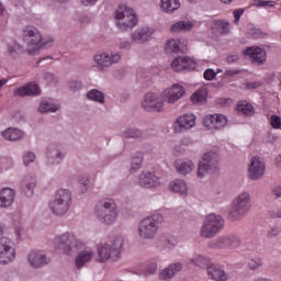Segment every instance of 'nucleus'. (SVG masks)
Returning a JSON list of instances; mask_svg holds the SVG:
<instances>
[{"mask_svg":"<svg viewBox=\"0 0 281 281\" xmlns=\"http://www.w3.org/2000/svg\"><path fill=\"white\" fill-rule=\"evenodd\" d=\"M119 214L117 204L109 198L99 200L94 205V215L103 225H113Z\"/></svg>","mask_w":281,"mask_h":281,"instance_id":"f257e3e1","label":"nucleus"},{"mask_svg":"<svg viewBox=\"0 0 281 281\" xmlns=\"http://www.w3.org/2000/svg\"><path fill=\"white\" fill-rule=\"evenodd\" d=\"M164 223V215L156 213L145 217L138 225V236L145 240H153L159 233V227Z\"/></svg>","mask_w":281,"mask_h":281,"instance_id":"f03ea898","label":"nucleus"},{"mask_svg":"<svg viewBox=\"0 0 281 281\" xmlns=\"http://www.w3.org/2000/svg\"><path fill=\"white\" fill-rule=\"evenodd\" d=\"M91 258H93V254L91 251H80L75 259V265L77 269H81L82 267H85L87 262L91 260Z\"/></svg>","mask_w":281,"mask_h":281,"instance_id":"2f4dec72","label":"nucleus"},{"mask_svg":"<svg viewBox=\"0 0 281 281\" xmlns=\"http://www.w3.org/2000/svg\"><path fill=\"white\" fill-rule=\"evenodd\" d=\"M36 161V154L34 151H26L23 156L24 166H30V164H34Z\"/></svg>","mask_w":281,"mask_h":281,"instance_id":"09e8293b","label":"nucleus"},{"mask_svg":"<svg viewBox=\"0 0 281 281\" xmlns=\"http://www.w3.org/2000/svg\"><path fill=\"white\" fill-rule=\"evenodd\" d=\"M215 247L217 249H227L231 248L229 246V235H224L217 238L215 243Z\"/></svg>","mask_w":281,"mask_h":281,"instance_id":"37998d69","label":"nucleus"},{"mask_svg":"<svg viewBox=\"0 0 281 281\" xmlns=\"http://www.w3.org/2000/svg\"><path fill=\"white\" fill-rule=\"evenodd\" d=\"M142 161H144V154L137 153V156L132 158L131 172H135L142 168Z\"/></svg>","mask_w":281,"mask_h":281,"instance_id":"79ce46f5","label":"nucleus"},{"mask_svg":"<svg viewBox=\"0 0 281 281\" xmlns=\"http://www.w3.org/2000/svg\"><path fill=\"white\" fill-rule=\"evenodd\" d=\"M245 56H249L252 63H258L262 65V63L267 61V52L260 47H248L244 52Z\"/></svg>","mask_w":281,"mask_h":281,"instance_id":"4be33fe9","label":"nucleus"},{"mask_svg":"<svg viewBox=\"0 0 281 281\" xmlns=\"http://www.w3.org/2000/svg\"><path fill=\"white\" fill-rule=\"evenodd\" d=\"M23 52H24L23 46H21V44L16 42L8 45V54L12 58H16V56H19V54H23Z\"/></svg>","mask_w":281,"mask_h":281,"instance_id":"ea45409f","label":"nucleus"},{"mask_svg":"<svg viewBox=\"0 0 281 281\" xmlns=\"http://www.w3.org/2000/svg\"><path fill=\"white\" fill-rule=\"evenodd\" d=\"M82 87H83V85H82V81H80V80L72 79V80L68 81V89H70L74 92L80 91V89H82Z\"/></svg>","mask_w":281,"mask_h":281,"instance_id":"8fccbe9b","label":"nucleus"},{"mask_svg":"<svg viewBox=\"0 0 281 281\" xmlns=\"http://www.w3.org/2000/svg\"><path fill=\"white\" fill-rule=\"evenodd\" d=\"M169 268H171L173 276H177V273H179V271L183 270V263H181V262L171 263L169 266Z\"/></svg>","mask_w":281,"mask_h":281,"instance_id":"13d9d810","label":"nucleus"},{"mask_svg":"<svg viewBox=\"0 0 281 281\" xmlns=\"http://www.w3.org/2000/svg\"><path fill=\"white\" fill-rule=\"evenodd\" d=\"M155 34V29L153 27H143L132 33L131 38L133 43H137L138 45H144V43H148L153 35Z\"/></svg>","mask_w":281,"mask_h":281,"instance_id":"a211bd4d","label":"nucleus"},{"mask_svg":"<svg viewBox=\"0 0 281 281\" xmlns=\"http://www.w3.org/2000/svg\"><path fill=\"white\" fill-rule=\"evenodd\" d=\"M207 100V91L205 90H198L191 95V102L193 104H203Z\"/></svg>","mask_w":281,"mask_h":281,"instance_id":"58836bf2","label":"nucleus"},{"mask_svg":"<svg viewBox=\"0 0 281 281\" xmlns=\"http://www.w3.org/2000/svg\"><path fill=\"white\" fill-rule=\"evenodd\" d=\"M258 87H262V82L254 81L246 83V89H258Z\"/></svg>","mask_w":281,"mask_h":281,"instance_id":"774afa93","label":"nucleus"},{"mask_svg":"<svg viewBox=\"0 0 281 281\" xmlns=\"http://www.w3.org/2000/svg\"><path fill=\"white\" fill-rule=\"evenodd\" d=\"M251 210V194L249 192H241L233 201L232 211L228 213L229 218L238 221L247 215Z\"/></svg>","mask_w":281,"mask_h":281,"instance_id":"1a4fd4ad","label":"nucleus"},{"mask_svg":"<svg viewBox=\"0 0 281 281\" xmlns=\"http://www.w3.org/2000/svg\"><path fill=\"white\" fill-rule=\"evenodd\" d=\"M23 41L27 45V54L34 56V54H38V49L45 47L47 43L43 42V35L38 29L34 26H26L23 30Z\"/></svg>","mask_w":281,"mask_h":281,"instance_id":"6e6552de","label":"nucleus"},{"mask_svg":"<svg viewBox=\"0 0 281 281\" xmlns=\"http://www.w3.org/2000/svg\"><path fill=\"white\" fill-rule=\"evenodd\" d=\"M175 167L179 175H190L194 170V162L190 159H178L175 162Z\"/></svg>","mask_w":281,"mask_h":281,"instance_id":"a878e982","label":"nucleus"},{"mask_svg":"<svg viewBox=\"0 0 281 281\" xmlns=\"http://www.w3.org/2000/svg\"><path fill=\"white\" fill-rule=\"evenodd\" d=\"M218 159V154L215 151L204 153L198 165V178L203 179L207 177V175H217V172H221Z\"/></svg>","mask_w":281,"mask_h":281,"instance_id":"20e7f679","label":"nucleus"},{"mask_svg":"<svg viewBox=\"0 0 281 281\" xmlns=\"http://www.w3.org/2000/svg\"><path fill=\"white\" fill-rule=\"evenodd\" d=\"M181 8L180 0H160V10L165 14H175Z\"/></svg>","mask_w":281,"mask_h":281,"instance_id":"bb28decb","label":"nucleus"},{"mask_svg":"<svg viewBox=\"0 0 281 281\" xmlns=\"http://www.w3.org/2000/svg\"><path fill=\"white\" fill-rule=\"evenodd\" d=\"M27 260L33 269H43V267H47L52 262V259L41 251H31Z\"/></svg>","mask_w":281,"mask_h":281,"instance_id":"dca6fc26","label":"nucleus"},{"mask_svg":"<svg viewBox=\"0 0 281 281\" xmlns=\"http://www.w3.org/2000/svg\"><path fill=\"white\" fill-rule=\"evenodd\" d=\"M267 5H269V8H273V5H276V2L274 1L259 0L258 3L256 4L257 8H267Z\"/></svg>","mask_w":281,"mask_h":281,"instance_id":"e2e57ef3","label":"nucleus"},{"mask_svg":"<svg viewBox=\"0 0 281 281\" xmlns=\"http://www.w3.org/2000/svg\"><path fill=\"white\" fill-rule=\"evenodd\" d=\"M270 123L272 128H281V119L278 115L270 116Z\"/></svg>","mask_w":281,"mask_h":281,"instance_id":"6e6d98bb","label":"nucleus"},{"mask_svg":"<svg viewBox=\"0 0 281 281\" xmlns=\"http://www.w3.org/2000/svg\"><path fill=\"white\" fill-rule=\"evenodd\" d=\"M214 29L217 30V32H220V34H229V21L227 20H215L214 21Z\"/></svg>","mask_w":281,"mask_h":281,"instance_id":"4c0bfd02","label":"nucleus"},{"mask_svg":"<svg viewBox=\"0 0 281 281\" xmlns=\"http://www.w3.org/2000/svg\"><path fill=\"white\" fill-rule=\"evenodd\" d=\"M225 227V220L214 213L206 215L201 227L202 238H214Z\"/></svg>","mask_w":281,"mask_h":281,"instance_id":"9d476101","label":"nucleus"},{"mask_svg":"<svg viewBox=\"0 0 281 281\" xmlns=\"http://www.w3.org/2000/svg\"><path fill=\"white\" fill-rule=\"evenodd\" d=\"M46 157L48 166H58L65 159V154L56 145H49Z\"/></svg>","mask_w":281,"mask_h":281,"instance_id":"aec40b11","label":"nucleus"},{"mask_svg":"<svg viewBox=\"0 0 281 281\" xmlns=\"http://www.w3.org/2000/svg\"><path fill=\"white\" fill-rule=\"evenodd\" d=\"M124 245V238L116 236L111 244H100L97 248L98 261L106 262V260H117L120 254H122V246Z\"/></svg>","mask_w":281,"mask_h":281,"instance_id":"423d86ee","label":"nucleus"},{"mask_svg":"<svg viewBox=\"0 0 281 281\" xmlns=\"http://www.w3.org/2000/svg\"><path fill=\"white\" fill-rule=\"evenodd\" d=\"M231 249H236V247H240L243 240L238 235H228Z\"/></svg>","mask_w":281,"mask_h":281,"instance_id":"3c124183","label":"nucleus"},{"mask_svg":"<svg viewBox=\"0 0 281 281\" xmlns=\"http://www.w3.org/2000/svg\"><path fill=\"white\" fill-rule=\"evenodd\" d=\"M206 271L209 276H211L212 280H216V281L227 280V274L225 273V270L221 269L220 266L210 265V267L206 268Z\"/></svg>","mask_w":281,"mask_h":281,"instance_id":"cd10ccee","label":"nucleus"},{"mask_svg":"<svg viewBox=\"0 0 281 281\" xmlns=\"http://www.w3.org/2000/svg\"><path fill=\"white\" fill-rule=\"evenodd\" d=\"M233 14H234V23H238V21H240V16L245 14V10L244 9L234 10Z\"/></svg>","mask_w":281,"mask_h":281,"instance_id":"0e129e2a","label":"nucleus"},{"mask_svg":"<svg viewBox=\"0 0 281 281\" xmlns=\"http://www.w3.org/2000/svg\"><path fill=\"white\" fill-rule=\"evenodd\" d=\"M122 137L124 139H144L146 134L137 127H127L122 132Z\"/></svg>","mask_w":281,"mask_h":281,"instance_id":"c85d7f7f","label":"nucleus"},{"mask_svg":"<svg viewBox=\"0 0 281 281\" xmlns=\"http://www.w3.org/2000/svg\"><path fill=\"white\" fill-rule=\"evenodd\" d=\"M194 27V23L190 21H179L171 25V32H190Z\"/></svg>","mask_w":281,"mask_h":281,"instance_id":"72a5a7b5","label":"nucleus"},{"mask_svg":"<svg viewBox=\"0 0 281 281\" xmlns=\"http://www.w3.org/2000/svg\"><path fill=\"white\" fill-rule=\"evenodd\" d=\"M114 18L115 25L123 32L133 30L137 25V14H135L133 8L126 4H122L115 10Z\"/></svg>","mask_w":281,"mask_h":281,"instance_id":"39448f33","label":"nucleus"},{"mask_svg":"<svg viewBox=\"0 0 281 281\" xmlns=\"http://www.w3.org/2000/svg\"><path fill=\"white\" fill-rule=\"evenodd\" d=\"M16 258L14 243L8 237L0 238V265H10Z\"/></svg>","mask_w":281,"mask_h":281,"instance_id":"9b49d317","label":"nucleus"},{"mask_svg":"<svg viewBox=\"0 0 281 281\" xmlns=\"http://www.w3.org/2000/svg\"><path fill=\"white\" fill-rule=\"evenodd\" d=\"M265 175V161L260 157H254L248 168V177L251 181H258Z\"/></svg>","mask_w":281,"mask_h":281,"instance_id":"f3484780","label":"nucleus"},{"mask_svg":"<svg viewBox=\"0 0 281 281\" xmlns=\"http://www.w3.org/2000/svg\"><path fill=\"white\" fill-rule=\"evenodd\" d=\"M202 122H203V126H205V128H209V130L214 128V124H212V120L210 119L209 115L204 116Z\"/></svg>","mask_w":281,"mask_h":281,"instance_id":"69168bd1","label":"nucleus"},{"mask_svg":"<svg viewBox=\"0 0 281 281\" xmlns=\"http://www.w3.org/2000/svg\"><path fill=\"white\" fill-rule=\"evenodd\" d=\"M260 267H262V260L260 258H252L248 261V269L251 271H257Z\"/></svg>","mask_w":281,"mask_h":281,"instance_id":"de8ad7c7","label":"nucleus"},{"mask_svg":"<svg viewBox=\"0 0 281 281\" xmlns=\"http://www.w3.org/2000/svg\"><path fill=\"white\" fill-rule=\"evenodd\" d=\"M43 78L48 85H56L58 82V77L52 72H45Z\"/></svg>","mask_w":281,"mask_h":281,"instance_id":"603ef678","label":"nucleus"},{"mask_svg":"<svg viewBox=\"0 0 281 281\" xmlns=\"http://www.w3.org/2000/svg\"><path fill=\"white\" fill-rule=\"evenodd\" d=\"M238 74H243V70L238 69H228L224 74V78H234V76H238Z\"/></svg>","mask_w":281,"mask_h":281,"instance_id":"680f3d73","label":"nucleus"},{"mask_svg":"<svg viewBox=\"0 0 281 281\" xmlns=\"http://www.w3.org/2000/svg\"><path fill=\"white\" fill-rule=\"evenodd\" d=\"M237 111L244 115H254V105L249 103H239Z\"/></svg>","mask_w":281,"mask_h":281,"instance_id":"a18cd8bd","label":"nucleus"},{"mask_svg":"<svg viewBox=\"0 0 281 281\" xmlns=\"http://www.w3.org/2000/svg\"><path fill=\"white\" fill-rule=\"evenodd\" d=\"M188 42L186 40L171 38L167 42L166 52L167 54H183L188 48Z\"/></svg>","mask_w":281,"mask_h":281,"instance_id":"412c9836","label":"nucleus"},{"mask_svg":"<svg viewBox=\"0 0 281 281\" xmlns=\"http://www.w3.org/2000/svg\"><path fill=\"white\" fill-rule=\"evenodd\" d=\"M87 100L92 102H98L99 104H104V92L98 89H91L86 94Z\"/></svg>","mask_w":281,"mask_h":281,"instance_id":"f704fd0d","label":"nucleus"},{"mask_svg":"<svg viewBox=\"0 0 281 281\" xmlns=\"http://www.w3.org/2000/svg\"><path fill=\"white\" fill-rule=\"evenodd\" d=\"M186 95V88L179 83H175L171 88H168L164 91V101L168 104H175L177 100H181Z\"/></svg>","mask_w":281,"mask_h":281,"instance_id":"2eb2a0df","label":"nucleus"},{"mask_svg":"<svg viewBox=\"0 0 281 281\" xmlns=\"http://www.w3.org/2000/svg\"><path fill=\"white\" fill-rule=\"evenodd\" d=\"M93 60L97 65V68L101 71H106L108 67H111V65H115V63H120L122 60V55L120 53L115 54H99L93 57Z\"/></svg>","mask_w":281,"mask_h":281,"instance_id":"ddd939ff","label":"nucleus"},{"mask_svg":"<svg viewBox=\"0 0 281 281\" xmlns=\"http://www.w3.org/2000/svg\"><path fill=\"white\" fill-rule=\"evenodd\" d=\"M170 190L177 194H188V184L182 179H177L169 184Z\"/></svg>","mask_w":281,"mask_h":281,"instance_id":"473e14b6","label":"nucleus"},{"mask_svg":"<svg viewBox=\"0 0 281 281\" xmlns=\"http://www.w3.org/2000/svg\"><path fill=\"white\" fill-rule=\"evenodd\" d=\"M16 193L10 188H4L0 191V207H10L14 203Z\"/></svg>","mask_w":281,"mask_h":281,"instance_id":"393cba45","label":"nucleus"},{"mask_svg":"<svg viewBox=\"0 0 281 281\" xmlns=\"http://www.w3.org/2000/svg\"><path fill=\"white\" fill-rule=\"evenodd\" d=\"M138 183L140 188H159L161 181L159 177L155 176L150 171H145L139 175Z\"/></svg>","mask_w":281,"mask_h":281,"instance_id":"6ab92c4d","label":"nucleus"},{"mask_svg":"<svg viewBox=\"0 0 281 281\" xmlns=\"http://www.w3.org/2000/svg\"><path fill=\"white\" fill-rule=\"evenodd\" d=\"M1 135L8 142H18V139H21V137H23V132H21V130L9 127L3 131Z\"/></svg>","mask_w":281,"mask_h":281,"instance_id":"7c9ffc66","label":"nucleus"},{"mask_svg":"<svg viewBox=\"0 0 281 281\" xmlns=\"http://www.w3.org/2000/svg\"><path fill=\"white\" fill-rule=\"evenodd\" d=\"M196 69V61L188 56H184V71H194Z\"/></svg>","mask_w":281,"mask_h":281,"instance_id":"49530a36","label":"nucleus"},{"mask_svg":"<svg viewBox=\"0 0 281 281\" xmlns=\"http://www.w3.org/2000/svg\"><path fill=\"white\" fill-rule=\"evenodd\" d=\"M80 183V190L82 193L87 192L89 190V178H82L79 181Z\"/></svg>","mask_w":281,"mask_h":281,"instance_id":"bf43d9fd","label":"nucleus"},{"mask_svg":"<svg viewBox=\"0 0 281 281\" xmlns=\"http://www.w3.org/2000/svg\"><path fill=\"white\" fill-rule=\"evenodd\" d=\"M142 108L144 109V111H148L151 113H161L164 111V100L159 99L157 94L148 92L145 94L142 101Z\"/></svg>","mask_w":281,"mask_h":281,"instance_id":"f8f14e48","label":"nucleus"},{"mask_svg":"<svg viewBox=\"0 0 281 281\" xmlns=\"http://www.w3.org/2000/svg\"><path fill=\"white\" fill-rule=\"evenodd\" d=\"M192 265L199 267L200 269H207L210 267V258L203 255H194L191 259H189Z\"/></svg>","mask_w":281,"mask_h":281,"instance_id":"c9c22d12","label":"nucleus"},{"mask_svg":"<svg viewBox=\"0 0 281 281\" xmlns=\"http://www.w3.org/2000/svg\"><path fill=\"white\" fill-rule=\"evenodd\" d=\"M177 246V239L170 234H164L158 239V247L173 249Z\"/></svg>","mask_w":281,"mask_h":281,"instance_id":"c756f323","label":"nucleus"},{"mask_svg":"<svg viewBox=\"0 0 281 281\" xmlns=\"http://www.w3.org/2000/svg\"><path fill=\"white\" fill-rule=\"evenodd\" d=\"M82 243L71 233H64L55 238V249L66 256L78 254Z\"/></svg>","mask_w":281,"mask_h":281,"instance_id":"0eeeda50","label":"nucleus"},{"mask_svg":"<svg viewBox=\"0 0 281 281\" xmlns=\"http://www.w3.org/2000/svg\"><path fill=\"white\" fill-rule=\"evenodd\" d=\"M38 111L40 113H56V111H58V105L52 101L43 100L40 103Z\"/></svg>","mask_w":281,"mask_h":281,"instance_id":"e433bc0d","label":"nucleus"},{"mask_svg":"<svg viewBox=\"0 0 281 281\" xmlns=\"http://www.w3.org/2000/svg\"><path fill=\"white\" fill-rule=\"evenodd\" d=\"M196 126V116L194 114H183L179 116L175 122L176 133H183V131H190Z\"/></svg>","mask_w":281,"mask_h":281,"instance_id":"4468645a","label":"nucleus"},{"mask_svg":"<svg viewBox=\"0 0 281 281\" xmlns=\"http://www.w3.org/2000/svg\"><path fill=\"white\" fill-rule=\"evenodd\" d=\"M36 188V178L26 176L21 181V191L24 196H34V189Z\"/></svg>","mask_w":281,"mask_h":281,"instance_id":"b1692460","label":"nucleus"},{"mask_svg":"<svg viewBox=\"0 0 281 281\" xmlns=\"http://www.w3.org/2000/svg\"><path fill=\"white\" fill-rule=\"evenodd\" d=\"M159 278H160L161 280H170L171 278H175V274H173L171 268L168 267V268H165V269L160 272Z\"/></svg>","mask_w":281,"mask_h":281,"instance_id":"864d4df0","label":"nucleus"},{"mask_svg":"<svg viewBox=\"0 0 281 281\" xmlns=\"http://www.w3.org/2000/svg\"><path fill=\"white\" fill-rule=\"evenodd\" d=\"M184 56H179L176 57L172 61H171V68L173 69V71H184Z\"/></svg>","mask_w":281,"mask_h":281,"instance_id":"a19ab883","label":"nucleus"},{"mask_svg":"<svg viewBox=\"0 0 281 281\" xmlns=\"http://www.w3.org/2000/svg\"><path fill=\"white\" fill-rule=\"evenodd\" d=\"M14 93L15 95H20V98H25V95H41V87L36 83H27L18 88Z\"/></svg>","mask_w":281,"mask_h":281,"instance_id":"5701e85b","label":"nucleus"},{"mask_svg":"<svg viewBox=\"0 0 281 281\" xmlns=\"http://www.w3.org/2000/svg\"><path fill=\"white\" fill-rule=\"evenodd\" d=\"M281 233V228L278 226L272 227L270 231H268L267 236L268 238H276Z\"/></svg>","mask_w":281,"mask_h":281,"instance_id":"052dcab7","label":"nucleus"},{"mask_svg":"<svg viewBox=\"0 0 281 281\" xmlns=\"http://www.w3.org/2000/svg\"><path fill=\"white\" fill-rule=\"evenodd\" d=\"M145 273L147 276H155V273H157V262H149L145 268Z\"/></svg>","mask_w":281,"mask_h":281,"instance_id":"5fc2aeb1","label":"nucleus"},{"mask_svg":"<svg viewBox=\"0 0 281 281\" xmlns=\"http://www.w3.org/2000/svg\"><path fill=\"white\" fill-rule=\"evenodd\" d=\"M203 76L205 80L212 81L216 78V71H214L212 68H209L204 71Z\"/></svg>","mask_w":281,"mask_h":281,"instance_id":"4d7b16f0","label":"nucleus"},{"mask_svg":"<svg viewBox=\"0 0 281 281\" xmlns=\"http://www.w3.org/2000/svg\"><path fill=\"white\" fill-rule=\"evenodd\" d=\"M238 60H240V58L238 57V55H228V56L226 57V63H227L228 65H232V64H234V63H238Z\"/></svg>","mask_w":281,"mask_h":281,"instance_id":"338daca9","label":"nucleus"},{"mask_svg":"<svg viewBox=\"0 0 281 281\" xmlns=\"http://www.w3.org/2000/svg\"><path fill=\"white\" fill-rule=\"evenodd\" d=\"M227 126V117L223 114H216L215 125H213L215 131H221Z\"/></svg>","mask_w":281,"mask_h":281,"instance_id":"c03bdc74","label":"nucleus"},{"mask_svg":"<svg viewBox=\"0 0 281 281\" xmlns=\"http://www.w3.org/2000/svg\"><path fill=\"white\" fill-rule=\"evenodd\" d=\"M71 191L59 189L56 191L54 200L48 203V207L55 216H65L71 207Z\"/></svg>","mask_w":281,"mask_h":281,"instance_id":"7ed1b4c3","label":"nucleus"}]
</instances>
